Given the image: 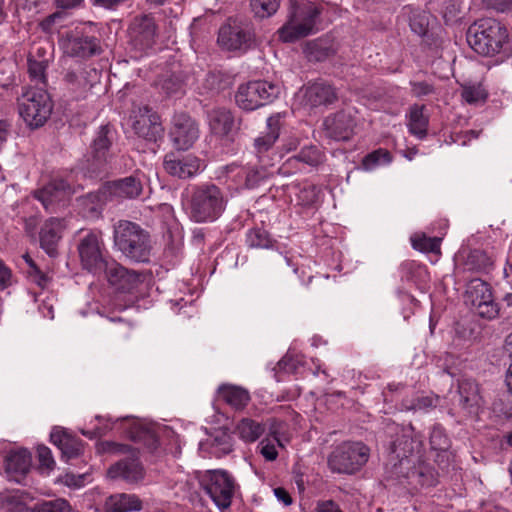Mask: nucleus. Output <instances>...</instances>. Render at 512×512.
<instances>
[{"mask_svg":"<svg viewBox=\"0 0 512 512\" xmlns=\"http://www.w3.org/2000/svg\"><path fill=\"white\" fill-rule=\"evenodd\" d=\"M271 167L257 160L256 163L249 162L246 165L232 163L225 166V174L236 189H253L271 176Z\"/></svg>","mask_w":512,"mask_h":512,"instance_id":"nucleus-11","label":"nucleus"},{"mask_svg":"<svg viewBox=\"0 0 512 512\" xmlns=\"http://www.w3.org/2000/svg\"><path fill=\"white\" fill-rule=\"evenodd\" d=\"M131 126L135 134L148 141H156L162 131L159 116L148 106L138 107L131 114Z\"/></svg>","mask_w":512,"mask_h":512,"instance_id":"nucleus-24","label":"nucleus"},{"mask_svg":"<svg viewBox=\"0 0 512 512\" xmlns=\"http://www.w3.org/2000/svg\"><path fill=\"white\" fill-rule=\"evenodd\" d=\"M71 506L65 499L58 498L35 503L32 512H70Z\"/></svg>","mask_w":512,"mask_h":512,"instance_id":"nucleus-46","label":"nucleus"},{"mask_svg":"<svg viewBox=\"0 0 512 512\" xmlns=\"http://www.w3.org/2000/svg\"><path fill=\"white\" fill-rule=\"evenodd\" d=\"M429 441L431 448L436 451H446L450 447V439L440 424L432 426Z\"/></svg>","mask_w":512,"mask_h":512,"instance_id":"nucleus-44","label":"nucleus"},{"mask_svg":"<svg viewBox=\"0 0 512 512\" xmlns=\"http://www.w3.org/2000/svg\"><path fill=\"white\" fill-rule=\"evenodd\" d=\"M218 44L226 50H246L252 42L250 26L238 19L228 18L218 32Z\"/></svg>","mask_w":512,"mask_h":512,"instance_id":"nucleus-15","label":"nucleus"},{"mask_svg":"<svg viewBox=\"0 0 512 512\" xmlns=\"http://www.w3.org/2000/svg\"><path fill=\"white\" fill-rule=\"evenodd\" d=\"M413 428L404 431L391 445L390 462L387 465V476L399 475L403 470H409L413 462L419 460L416 453L421 447V440L414 438Z\"/></svg>","mask_w":512,"mask_h":512,"instance_id":"nucleus-6","label":"nucleus"},{"mask_svg":"<svg viewBox=\"0 0 512 512\" xmlns=\"http://www.w3.org/2000/svg\"><path fill=\"white\" fill-rule=\"evenodd\" d=\"M50 440L61 450L62 457L67 461L79 457L83 452V441L66 430L54 429Z\"/></svg>","mask_w":512,"mask_h":512,"instance_id":"nucleus-30","label":"nucleus"},{"mask_svg":"<svg viewBox=\"0 0 512 512\" xmlns=\"http://www.w3.org/2000/svg\"><path fill=\"white\" fill-rule=\"evenodd\" d=\"M115 132L111 125H102L97 131L91 144V159L88 169L96 175L105 172L111 161L110 149L114 140Z\"/></svg>","mask_w":512,"mask_h":512,"instance_id":"nucleus-16","label":"nucleus"},{"mask_svg":"<svg viewBox=\"0 0 512 512\" xmlns=\"http://www.w3.org/2000/svg\"><path fill=\"white\" fill-rule=\"evenodd\" d=\"M52 102L43 88L30 87L18 98V110L25 123L38 128L48 120L52 112Z\"/></svg>","mask_w":512,"mask_h":512,"instance_id":"nucleus-5","label":"nucleus"},{"mask_svg":"<svg viewBox=\"0 0 512 512\" xmlns=\"http://www.w3.org/2000/svg\"><path fill=\"white\" fill-rule=\"evenodd\" d=\"M128 0H95L94 5L108 10H116Z\"/></svg>","mask_w":512,"mask_h":512,"instance_id":"nucleus-62","label":"nucleus"},{"mask_svg":"<svg viewBox=\"0 0 512 512\" xmlns=\"http://www.w3.org/2000/svg\"><path fill=\"white\" fill-rule=\"evenodd\" d=\"M202 160L193 154H183L172 151L165 155L163 160L164 170L171 176L179 179H189L200 173Z\"/></svg>","mask_w":512,"mask_h":512,"instance_id":"nucleus-19","label":"nucleus"},{"mask_svg":"<svg viewBox=\"0 0 512 512\" xmlns=\"http://www.w3.org/2000/svg\"><path fill=\"white\" fill-rule=\"evenodd\" d=\"M114 247L126 258L136 263L150 260L152 241L150 233L139 224L119 220L113 227Z\"/></svg>","mask_w":512,"mask_h":512,"instance_id":"nucleus-2","label":"nucleus"},{"mask_svg":"<svg viewBox=\"0 0 512 512\" xmlns=\"http://www.w3.org/2000/svg\"><path fill=\"white\" fill-rule=\"evenodd\" d=\"M300 161L311 167L321 165L325 160L324 152L315 145L303 147L297 155L291 157L288 161Z\"/></svg>","mask_w":512,"mask_h":512,"instance_id":"nucleus-41","label":"nucleus"},{"mask_svg":"<svg viewBox=\"0 0 512 512\" xmlns=\"http://www.w3.org/2000/svg\"><path fill=\"white\" fill-rule=\"evenodd\" d=\"M299 365V361L290 354H286L279 362L278 367L286 373H294Z\"/></svg>","mask_w":512,"mask_h":512,"instance_id":"nucleus-56","label":"nucleus"},{"mask_svg":"<svg viewBox=\"0 0 512 512\" xmlns=\"http://www.w3.org/2000/svg\"><path fill=\"white\" fill-rule=\"evenodd\" d=\"M209 125L212 132L219 136L228 135L234 126L232 113L224 108H217L209 114Z\"/></svg>","mask_w":512,"mask_h":512,"instance_id":"nucleus-37","label":"nucleus"},{"mask_svg":"<svg viewBox=\"0 0 512 512\" xmlns=\"http://www.w3.org/2000/svg\"><path fill=\"white\" fill-rule=\"evenodd\" d=\"M104 191L108 193L110 200L136 199L143 191V182L138 174H134L106 182Z\"/></svg>","mask_w":512,"mask_h":512,"instance_id":"nucleus-25","label":"nucleus"},{"mask_svg":"<svg viewBox=\"0 0 512 512\" xmlns=\"http://www.w3.org/2000/svg\"><path fill=\"white\" fill-rule=\"evenodd\" d=\"M48 62L46 60L37 61L28 58V73L31 82L35 84V88L45 89L47 86L46 69Z\"/></svg>","mask_w":512,"mask_h":512,"instance_id":"nucleus-42","label":"nucleus"},{"mask_svg":"<svg viewBox=\"0 0 512 512\" xmlns=\"http://www.w3.org/2000/svg\"><path fill=\"white\" fill-rule=\"evenodd\" d=\"M428 26L429 19L427 13L419 9L413 10L410 17L411 30L419 36H425L428 32Z\"/></svg>","mask_w":512,"mask_h":512,"instance_id":"nucleus-49","label":"nucleus"},{"mask_svg":"<svg viewBox=\"0 0 512 512\" xmlns=\"http://www.w3.org/2000/svg\"><path fill=\"white\" fill-rule=\"evenodd\" d=\"M27 275H28V278L34 282L37 286H39L40 288H45L47 287L49 281H50V278L49 276L44 273L43 271H41L40 268H38L37 270H32L31 272H27Z\"/></svg>","mask_w":512,"mask_h":512,"instance_id":"nucleus-57","label":"nucleus"},{"mask_svg":"<svg viewBox=\"0 0 512 512\" xmlns=\"http://www.w3.org/2000/svg\"><path fill=\"white\" fill-rule=\"evenodd\" d=\"M65 55L77 58H89L101 53L99 40L74 29L67 32L59 41Z\"/></svg>","mask_w":512,"mask_h":512,"instance_id":"nucleus-17","label":"nucleus"},{"mask_svg":"<svg viewBox=\"0 0 512 512\" xmlns=\"http://www.w3.org/2000/svg\"><path fill=\"white\" fill-rule=\"evenodd\" d=\"M306 53L310 60L323 61L334 54V49L328 41L317 39L307 44Z\"/></svg>","mask_w":512,"mask_h":512,"instance_id":"nucleus-43","label":"nucleus"},{"mask_svg":"<svg viewBox=\"0 0 512 512\" xmlns=\"http://www.w3.org/2000/svg\"><path fill=\"white\" fill-rule=\"evenodd\" d=\"M128 422V437L134 442H142L146 445L151 451H154L158 447V438L156 434L140 421L135 419L125 418Z\"/></svg>","mask_w":512,"mask_h":512,"instance_id":"nucleus-35","label":"nucleus"},{"mask_svg":"<svg viewBox=\"0 0 512 512\" xmlns=\"http://www.w3.org/2000/svg\"><path fill=\"white\" fill-rule=\"evenodd\" d=\"M12 284V271L0 258V290L8 288Z\"/></svg>","mask_w":512,"mask_h":512,"instance_id":"nucleus-58","label":"nucleus"},{"mask_svg":"<svg viewBox=\"0 0 512 512\" xmlns=\"http://www.w3.org/2000/svg\"><path fill=\"white\" fill-rule=\"evenodd\" d=\"M463 100L469 104L484 102L488 96L481 85L464 86L461 92Z\"/></svg>","mask_w":512,"mask_h":512,"instance_id":"nucleus-52","label":"nucleus"},{"mask_svg":"<svg viewBox=\"0 0 512 512\" xmlns=\"http://www.w3.org/2000/svg\"><path fill=\"white\" fill-rule=\"evenodd\" d=\"M439 396L435 394L417 396L411 401L409 405H406L407 409L415 411L427 412L430 409L435 408L438 405Z\"/></svg>","mask_w":512,"mask_h":512,"instance_id":"nucleus-50","label":"nucleus"},{"mask_svg":"<svg viewBox=\"0 0 512 512\" xmlns=\"http://www.w3.org/2000/svg\"><path fill=\"white\" fill-rule=\"evenodd\" d=\"M108 475L113 478H121L128 482H136L143 477V468L137 459H123L112 465Z\"/></svg>","mask_w":512,"mask_h":512,"instance_id":"nucleus-33","label":"nucleus"},{"mask_svg":"<svg viewBox=\"0 0 512 512\" xmlns=\"http://www.w3.org/2000/svg\"><path fill=\"white\" fill-rule=\"evenodd\" d=\"M200 486L219 509L231 506L236 482L227 471H206L200 478Z\"/></svg>","mask_w":512,"mask_h":512,"instance_id":"nucleus-7","label":"nucleus"},{"mask_svg":"<svg viewBox=\"0 0 512 512\" xmlns=\"http://www.w3.org/2000/svg\"><path fill=\"white\" fill-rule=\"evenodd\" d=\"M424 105L414 104L409 109L408 114V129L409 132L423 139L427 136L429 118L424 114Z\"/></svg>","mask_w":512,"mask_h":512,"instance_id":"nucleus-36","label":"nucleus"},{"mask_svg":"<svg viewBox=\"0 0 512 512\" xmlns=\"http://www.w3.org/2000/svg\"><path fill=\"white\" fill-rule=\"evenodd\" d=\"M509 33L504 24L493 18H484L471 25L467 41L471 48L483 56L501 53L508 45Z\"/></svg>","mask_w":512,"mask_h":512,"instance_id":"nucleus-3","label":"nucleus"},{"mask_svg":"<svg viewBox=\"0 0 512 512\" xmlns=\"http://www.w3.org/2000/svg\"><path fill=\"white\" fill-rule=\"evenodd\" d=\"M81 267L93 275H101L110 261L105 255L100 235L90 231L83 236L77 246Z\"/></svg>","mask_w":512,"mask_h":512,"instance_id":"nucleus-10","label":"nucleus"},{"mask_svg":"<svg viewBox=\"0 0 512 512\" xmlns=\"http://www.w3.org/2000/svg\"><path fill=\"white\" fill-rule=\"evenodd\" d=\"M170 137L178 150H188L199 137V128L196 122L187 114L174 115Z\"/></svg>","mask_w":512,"mask_h":512,"instance_id":"nucleus-22","label":"nucleus"},{"mask_svg":"<svg viewBox=\"0 0 512 512\" xmlns=\"http://www.w3.org/2000/svg\"><path fill=\"white\" fill-rule=\"evenodd\" d=\"M127 31L133 48L145 52L156 43L158 26L152 13H142L132 18Z\"/></svg>","mask_w":512,"mask_h":512,"instance_id":"nucleus-13","label":"nucleus"},{"mask_svg":"<svg viewBox=\"0 0 512 512\" xmlns=\"http://www.w3.org/2000/svg\"><path fill=\"white\" fill-rule=\"evenodd\" d=\"M325 135L335 141H347L354 134L356 120L348 110H340L327 116L323 122Z\"/></svg>","mask_w":512,"mask_h":512,"instance_id":"nucleus-23","label":"nucleus"},{"mask_svg":"<svg viewBox=\"0 0 512 512\" xmlns=\"http://www.w3.org/2000/svg\"><path fill=\"white\" fill-rule=\"evenodd\" d=\"M83 2V0H55V6L59 9H74Z\"/></svg>","mask_w":512,"mask_h":512,"instance_id":"nucleus-63","label":"nucleus"},{"mask_svg":"<svg viewBox=\"0 0 512 512\" xmlns=\"http://www.w3.org/2000/svg\"><path fill=\"white\" fill-rule=\"evenodd\" d=\"M337 98L336 89L322 79L309 83L304 89L305 104L311 108L331 105Z\"/></svg>","mask_w":512,"mask_h":512,"instance_id":"nucleus-28","label":"nucleus"},{"mask_svg":"<svg viewBox=\"0 0 512 512\" xmlns=\"http://www.w3.org/2000/svg\"><path fill=\"white\" fill-rule=\"evenodd\" d=\"M369 448L361 442H344L337 446L328 458L330 469L338 473L351 474L366 464Z\"/></svg>","mask_w":512,"mask_h":512,"instance_id":"nucleus-9","label":"nucleus"},{"mask_svg":"<svg viewBox=\"0 0 512 512\" xmlns=\"http://www.w3.org/2000/svg\"><path fill=\"white\" fill-rule=\"evenodd\" d=\"M64 81L75 100L87 97L90 90L100 82V72L94 67L83 66L79 70L68 71Z\"/></svg>","mask_w":512,"mask_h":512,"instance_id":"nucleus-20","label":"nucleus"},{"mask_svg":"<svg viewBox=\"0 0 512 512\" xmlns=\"http://www.w3.org/2000/svg\"><path fill=\"white\" fill-rule=\"evenodd\" d=\"M275 243L276 241L263 227H253L246 233V244L249 248L270 249Z\"/></svg>","mask_w":512,"mask_h":512,"instance_id":"nucleus-39","label":"nucleus"},{"mask_svg":"<svg viewBox=\"0 0 512 512\" xmlns=\"http://www.w3.org/2000/svg\"><path fill=\"white\" fill-rule=\"evenodd\" d=\"M488 8L495 9L500 12H505L512 8V0H482Z\"/></svg>","mask_w":512,"mask_h":512,"instance_id":"nucleus-59","label":"nucleus"},{"mask_svg":"<svg viewBox=\"0 0 512 512\" xmlns=\"http://www.w3.org/2000/svg\"><path fill=\"white\" fill-rule=\"evenodd\" d=\"M411 93L414 97L421 98L435 92L433 84L427 81H410Z\"/></svg>","mask_w":512,"mask_h":512,"instance_id":"nucleus-54","label":"nucleus"},{"mask_svg":"<svg viewBox=\"0 0 512 512\" xmlns=\"http://www.w3.org/2000/svg\"><path fill=\"white\" fill-rule=\"evenodd\" d=\"M387 478L396 480L411 490L433 487L438 483V474L435 469L420 460L413 462L411 469L403 470L399 475H390Z\"/></svg>","mask_w":512,"mask_h":512,"instance_id":"nucleus-18","label":"nucleus"},{"mask_svg":"<svg viewBox=\"0 0 512 512\" xmlns=\"http://www.w3.org/2000/svg\"><path fill=\"white\" fill-rule=\"evenodd\" d=\"M72 192L70 184L63 178H53L49 183L33 192V196L42 203L47 211H54L56 203Z\"/></svg>","mask_w":512,"mask_h":512,"instance_id":"nucleus-27","label":"nucleus"},{"mask_svg":"<svg viewBox=\"0 0 512 512\" xmlns=\"http://www.w3.org/2000/svg\"><path fill=\"white\" fill-rule=\"evenodd\" d=\"M279 94V85L265 80H256L240 85L235 100L241 109L253 111L273 102Z\"/></svg>","mask_w":512,"mask_h":512,"instance_id":"nucleus-8","label":"nucleus"},{"mask_svg":"<svg viewBox=\"0 0 512 512\" xmlns=\"http://www.w3.org/2000/svg\"><path fill=\"white\" fill-rule=\"evenodd\" d=\"M103 273H105L109 285L122 293L134 292L143 282L142 274L129 270L116 261H110Z\"/></svg>","mask_w":512,"mask_h":512,"instance_id":"nucleus-21","label":"nucleus"},{"mask_svg":"<svg viewBox=\"0 0 512 512\" xmlns=\"http://www.w3.org/2000/svg\"><path fill=\"white\" fill-rule=\"evenodd\" d=\"M31 463L32 456L27 449L11 450L5 458V472L9 480L21 483L29 472Z\"/></svg>","mask_w":512,"mask_h":512,"instance_id":"nucleus-29","label":"nucleus"},{"mask_svg":"<svg viewBox=\"0 0 512 512\" xmlns=\"http://www.w3.org/2000/svg\"><path fill=\"white\" fill-rule=\"evenodd\" d=\"M251 9L256 17L267 18L272 16L280 6L279 0H251Z\"/></svg>","mask_w":512,"mask_h":512,"instance_id":"nucleus-45","label":"nucleus"},{"mask_svg":"<svg viewBox=\"0 0 512 512\" xmlns=\"http://www.w3.org/2000/svg\"><path fill=\"white\" fill-rule=\"evenodd\" d=\"M322 8L311 1H292L289 18L279 30V39L286 43L294 42L315 31Z\"/></svg>","mask_w":512,"mask_h":512,"instance_id":"nucleus-4","label":"nucleus"},{"mask_svg":"<svg viewBox=\"0 0 512 512\" xmlns=\"http://www.w3.org/2000/svg\"><path fill=\"white\" fill-rule=\"evenodd\" d=\"M467 265L470 269L482 271L491 265V261L483 251L474 250L468 256Z\"/></svg>","mask_w":512,"mask_h":512,"instance_id":"nucleus-53","label":"nucleus"},{"mask_svg":"<svg viewBox=\"0 0 512 512\" xmlns=\"http://www.w3.org/2000/svg\"><path fill=\"white\" fill-rule=\"evenodd\" d=\"M111 201L108 193L104 191V184L94 192L86 194L80 199V205L88 212L89 216L98 215L106 202Z\"/></svg>","mask_w":512,"mask_h":512,"instance_id":"nucleus-38","label":"nucleus"},{"mask_svg":"<svg viewBox=\"0 0 512 512\" xmlns=\"http://www.w3.org/2000/svg\"><path fill=\"white\" fill-rule=\"evenodd\" d=\"M62 223L57 218L48 219L40 230V246L49 256H55L61 239Z\"/></svg>","mask_w":512,"mask_h":512,"instance_id":"nucleus-31","label":"nucleus"},{"mask_svg":"<svg viewBox=\"0 0 512 512\" xmlns=\"http://www.w3.org/2000/svg\"><path fill=\"white\" fill-rule=\"evenodd\" d=\"M392 156L388 150L379 148L367 154L362 160V166L365 170H372L380 164H389Z\"/></svg>","mask_w":512,"mask_h":512,"instance_id":"nucleus-47","label":"nucleus"},{"mask_svg":"<svg viewBox=\"0 0 512 512\" xmlns=\"http://www.w3.org/2000/svg\"><path fill=\"white\" fill-rule=\"evenodd\" d=\"M218 397L235 410L243 409L250 401L246 389L230 384H223L218 388Z\"/></svg>","mask_w":512,"mask_h":512,"instance_id":"nucleus-34","label":"nucleus"},{"mask_svg":"<svg viewBox=\"0 0 512 512\" xmlns=\"http://www.w3.org/2000/svg\"><path fill=\"white\" fill-rule=\"evenodd\" d=\"M316 512H343L340 506L333 500H321L317 502Z\"/></svg>","mask_w":512,"mask_h":512,"instance_id":"nucleus-60","label":"nucleus"},{"mask_svg":"<svg viewBox=\"0 0 512 512\" xmlns=\"http://www.w3.org/2000/svg\"><path fill=\"white\" fill-rule=\"evenodd\" d=\"M275 497L285 506H289L292 504V497L289 492L283 487H277L273 490Z\"/></svg>","mask_w":512,"mask_h":512,"instance_id":"nucleus-61","label":"nucleus"},{"mask_svg":"<svg viewBox=\"0 0 512 512\" xmlns=\"http://www.w3.org/2000/svg\"><path fill=\"white\" fill-rule=\"evenodd\" d=\"M62 17V13L57 11L47 16L42 22L41 27L43 30H49L57 19Z\"/></svg>","mask_w":512,"mask_h":512,"instance_id":"nucleus-64","label":"nucleus"},{"mask_svg":"<svg viewBox=\"0 0 512 512\" xmlns=\"http://www.w3.org/2000/svg\"><path fill=\"white\" fill-rule=\"evenodd\" d=\"M142 509V502L135 494L110 495L104 502L103 512H131Z\"/></svg>","mask_w":512,"mask_h":512,"instance_id":"nucleus-32","label":"nucleus"},{"mask_svg":"<svg viewBox=\"0 0 512 512\" xmlns=\"http://www.w3.org/2000/svg\"><path fill=\"white\" fill-rule=\"evenodd\" d=\"M454 401L465 415H476L482 405L478 384L472 379H462L459 381Z\"/></svg>","mask_w":512,"mask_h":512,"instance_id":"nucleus-26","label":"nucleus"},{"mask_svg":"<svg viewBox=\"0 0 512 512\" xmlns=\"http://www.w3.org/2000/svg\"><path fill=\"white\" fill-rule=\"evenodd\" d=\"M466 298L482 318L494 319L499 313L490 285L479 278L472 279L467 284Z\"/></svg>","mask_w":512,"mask_h":512,"instance_id":"nucleus-14","label":"nucleus"},{"mask_svg":"<svg viewBox=\"0 0 512 512\" xmlns=\"http://www.w3.org/2000/svg\"><path fill=\"white\" fill-rule=\"evenodd\" d=\"M285 126V114L275 113L266 120V130L253 142V153L258 162L274 166V146Z\"/></svg>","mask_w":512,"mask_h":512,"instance_id":"nucleus-12","label":"nucleus"},{"mask_svg":"<svg viewBox=\"0 0 512 512\" xmlns=\"http://www.w3.org/2000/svg\"><path fill=\"white\" fill-rule=\"evenodd\" d=\"M441 239L437 237H427L425 235L412 238V246L414 249L422 252L437 253L440 251Z\"/></svg>","mask_w":512,"mask_h":512,"instance_id":"nucleus-51","label":"nucleus"},{"mask_svg":"<svg viewBox=\"0 0 512 512\" xmlns=\"http://www.w3.org/2000/svg\"><path fill=\"white\" fill-rule=\"evenodd\" d=\"M236 429L240 438L245 442L256 441L265 430L261 423L249 418L242 419Z\"/></svg>","mask_w":512,"mask_h":512,"instance_id":"nucleus-40","label":"nucleus"},{"mask_svg":"<svg viewBox=\"0 0 512 512\" xmlns=\"http://www.w3.org/2000/svg\"><path fill=\"white\" fill-rule=\"evenodd\" d=\"M277 445L283 446L277 437H266L260 441L258 449L265 460L274 461L278 457Z\"/></svg>","mask_w":512,"mask_h":512,"instance_id":"nucleus-48","label":"nucleus"},{"mask_svg":"<svg viewBox=\"0 0 512 512\" xmlns=\"http://www.w3.org/2000/svg\"><path fill=\"white\" fill-rule=\"evenodd\" d=\"M37 456L41 468L52 470L55 466V461L52 456L51 450L45 445H39L37 447Z\"/></svg>","mask_w":512,"mask_h":512,"instance_id":"nucleus-55","label":"nucleus"},{"mask_svg":"<svg viewBox=\"0 0 512 512\" xmlns=\"http://www.w3.org/2000/svg\"><path fill=\"white\" fill-rule=\"evenodd\" d=\"M228 203L225 192L216 184L204 183L192 187L185 211L195 223H212L224 213Z\"/></svg>","mask_w":512,"mask_h":512,"instance_id":"nucleus-1","label":"nucleus"}]
</instances>
